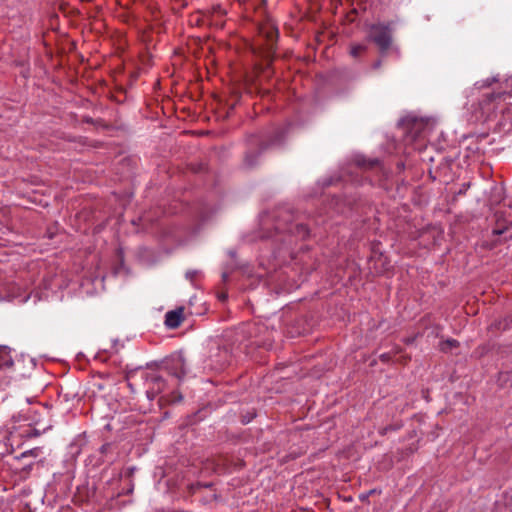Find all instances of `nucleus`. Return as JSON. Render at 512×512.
<instances>
[{"label": "nucleus", "instance_id": "473e14b6", "mask_svg": "<svg viewBox=\"0 0 512 512\" xmlns=\"http://www.w3.org/2000/svg\"><path fill=\"white\" fill-rule=\"evenodd\" d=\"M408 361H410V357L409 356H403V357L398 359V362L403 364V365L407 364Z\"/></svg>", "mask_w": 512, "mask_h": 512}, {"label": "nucleus", "instance_id": "6ab92c4d", "mask_svg": "<svg viewBox=\"0 0 512 512\" xmlns=\"http://www.w3.org/2000/svg\"><path fill=\"white\" fill-rule=\"evenodd\" d=\"M89 498V491L87 487H78L77 493L74 495L75 502H85Z\"/></svg>", "mask_w": 512, "mask_h": 512}, {"label": "nucleus", "instance_id": "f3484780", "mask_svg": "<svg viewBox=\"0 0 512 512\" xmlns=\"http://www.w3.org/2000/svg\"><path fill=\"white\" fill-rule=\"evenodd\" d=\"M503 242H505L504 238L503 239H493V240H483L480 243V247L485 250H493L494 248H496Z\"/></svg>", "mask_w": 512, "mask_h": 512}, {"label": "nucleus", "instance_id": "7c9ffc66", "mask_svg": "<svg viewBox=\"0 0 512 512\" xmlns=\"http://www.w3.org/2000/svg\"><path fill=\"white\" fill-rule=\"evenodd\" d=\"M117 257L120 261V264L123 265L124 263V252H123V249L122 248H118L117 249Z\"/></svg>", "mask_w": 512, "mask_h": 512}, {"label": "nucleus", "instance_id": "ddd939ff", "mask_svg": "<svg viewBox=\"0 0 512 512\" xmlns=\"http://www.w3.org/2000/svg\"><path fill=\"white\" fill-rule=\"evenodd\" d=\"M390 261L382 253L375 260V271L377 274H383L390 269Z\"/></svg>", "mask_w": 512, "mask_h": 512}, {"label": "nucleus", "instance_id": "f704fd0d", "mask_svg": "<svg viewBox=\"0 0 512 512\" xmlns=\"http://www.w3.org/2000/svg\"><path fill=\"white\" fill-rule=\"evenodd\" d=\"M401 352H402V348L400 346H396L395 349H394L393 355L401 353Z\"/></svg>", "mask_w": 512, "mask_h": 512}, {"label": "nucleus", "instance_id": "5701e85b", "mask_svg": "<svg viewBox=\"0 0 512 512\" xmlns=\"http://www.w3.org/2000/svg\"><path fill=\"white\" fill-rule=\"evenodd\" d=\"M210 15H220L224 16L226 14V10L221 6V4H215L211 7V10L208 12Z\"/></svg>", "mask_w": 512, "mask_h": 512}, {"label": "nucleus", "instance_id": "f8f14e48", "mask_svg": "<svg viewBox=\"0 0 512 512\" xmlns=\"http://www.w3.org/2000/svg\"><path fill=\"white\" fill-rule=\"evenodd\" d=\"M344 204H345V206L348 207V209L350 211L359 212L366 206L367 203L360 197H357L354 195H349V196H345Z\"/></svg>", "mask_w": 512, "mask_h": 512}, {"label": "nucleus", "instance_id": "bb28decb", "mask_svg": "<svg viewBox=\"0 0 512 512\" xmlns=\"http://www.w3.org/2000/svg\"><path fill=\"white\" fill-rule=\"evenodd\" d=\"M202 486V482H196V483H192L188 486V489H189V492L191 494H194L198 489H200Z\"/></svg>", "mask_w": 512, "mask_h": 512}, {"label": "nucleus", "instance_id": "6e6552de", "mask_svg": "<svg viewBox=\"0 0 512 512\" xmlns=\"http://www.w3.org/2000/svg\"><path fill=\"white\" fill-rule=\"evenodd\" d=\"M254 137L256 135H250L246 139L247 149L244 154L243 163L247 168H253L258 164L259 158L263 152L267 149L262 148L261 145L256 144Z\"/></svg>", "mask_w": 512, "mask_h": 512}, {"label": "nucleus", "instance_id": "c9c22d12", "mask_svg": "<svg viewBox=\"0 0 512 512\" xmlns=\"http://www.w3.org/2000/svg\"><path fill=\"white\" fill-rule=\"evenodd\" d=\"M96 125L106 127V125L104 124V121L103 122H96Z\"/></svg>", "mask_w": 512, "mask_h": 512}, {"label": "nucleus", "instance_id": "f257e3e1", "mask_svg": "<svg viewBox=\"0 0 512 512\" xmlns=\"http://www.w3.org/2000/svg\"><path fill=\"white\" fill-rule=\"evenodd\" d=\"M273 222L274 234L268 232L264 237L272 238L276 234L288 233L300 240H306L310 236V228L307 224L299 222L294 211L286 206L275 208L271 215L262 219V225Z\"/></svg>", "mask_w": 512, "mask_h": 512}, {"label": "nucleus", "instance_id": "9d476101", "mask_svg": "<svg viewBox=\"0 0 512 512\" xmlns=\"http://www.w3.org/2000/svg\"><path fill=\"white\" fill-rule=\"evenodd\" d=\"M184 307H178L174 310L168 311L165 315V325L169 329L178 328L184 321Z\"/></svg>", "mask_w": 512, "mask_h": 512}, {"label": "nucleus", "instance_id": "ea45409f", "mask_svg": "<svg viewBox=\"0 0 512 512\" xmlns=\"http://www.w3.org/2000/svg\"><path fill=\"white\" fill-rule=\"evenodd\" d=\"M133 491V488L127 489V493H131Z\"/></svg>", "mask_w": 512, "mask_h": 512}, {"label": "nucleus", "instance_id": "9b49d317", "mask_svg": "<svg viewBox=\"0 0 512 512\" xmlns=\"http://www.w3.org/2000/svg\"><path fill=\"white\" fill-rule=\"evenodd\" d=\"M354 161L357 167L364 170H372L381 166V162L377 158L367 159L364 156H356Z\"/></svg>", "mask_w": 512, "mask_h": 512}, {"label": "nucleus", "instance_id": "aec40b11", "mask_svg": "<svg viewBox=\"0 0 512 512\" xmlns=\"http://www.w3.org/2000/svg\"><path fill=\"white\" fill-rule=\"evenodd\" d=\"M504 188L494 187L491 195V202L498 204L504 199Z\"/></svg>", "mask_w": 512, "mask_h": 512}, {"label": "nucleus", "instance_id": "a19ab883", "mask_svg": "<svg viewBox=\"0 0 512 512\" xmlns=\"http://www.w3.org/2000/svg\"><path fill=\"white\" fill-rule=\"evenodd\" d=\"M304 332H305V330H303V331H298V332H297V334H299V335H300V334H302V333H304Z\"/></svg>", "mask_w": 512, "mask_h": 512}, {"label": "nucleus", "instance_id": "423d86ee", "mask_svg": "<svg viewBox=\"0 0 512 512\" xmlns=\"http://www.w3.org/2000/svg\"><path fill=\"white\" fill-rule=\"evenodd\" d=\"M506 96H512V90L507 92L505 90L498 89L497 91L484 94L482 99L479 101V109L482 115L489 119L495 113L497 106L505 100Z\"/></svg>", "mask_w": 512, "mask_h": 512}, {"label": "nucleus", "instance_id": "4c0bfd02", "mask_svg": "<svg viewBox=\"0 0 512 512\" xmlns=\"http://www.w3.org/2000/svg\"><path fill=\"white\" fill-rule=\"evenodd\" d=\"M398 167H399V168H404V163H402V162H401V163H399V164H398Z\"/></svg>", "mask_w": 512, "mask_h": 512}, {"label": "nucleus", "instance_id": "1a4fd4ad", "mask_svg": "<svg viewBox=\"0 0 512 512\" xmlns=\"http://www.w3.org/2000/svg\"><path fill=\"white\" fill-rule=\"evenodd\" d=\"M162 369L167 374L174 376L178 380L184 379L187 374L186 361L181 354L167 359L164 362Z\"/></svg>", "mask_w": 512, "mask_h": 512}, {"label": "nucleus", "instance_id": "f03ea898", "mask_svg": "<svg viewBox=\"0 0 512 512\" xmlns=\"http://www.w3.org/2000/svg\"><path fill=\"white\" fill-rule=\"evenodd\" d=\"M139 377L145 381L147 386L146 394L150 400H153L158 394H160L166 385L163 376L156 370H144L142 368H135L129 370L125 374V380L127 381L128 387L134 392L135 378Z\"/></svg>", "mask_w": 512, "mask_h": 512}, {"label": "nucleus", "instance_id": "393cba45", "mask_svg": "<svg viewBox=\"0 0 512 512\" xmlns=\"http://www.w3.org/2000/svg\"><path fill=\"white\" fill-rule=\"evenodd\" d=\"M82 122L86 124L96 125V122H103V119H94L90 116H83Z\"/></svg>", "mask_w": 512, "mask_h": 512}, {"label": "nucleus", "instance_id": "39448f33", "mask_svg": "<svg viewBox=\"0 0 512 512\" xmlns=\"http://www.w3.org/2000/svg\"><path fill=\"white\" fill-rule=\"evenodd\" d=\"M293 128L292 123H287L282 127H278L273 130L266 137L256 135L253 140H255L256 144L261 145L264 149H269L276 146H282L285 143V140Z\"/></svg>", "mask_w": 512, "mask_h": 512}, {"label": "nucleus", "instance_id": "c756f323", "mask_svg": "<svg viewBox=\"0 0 512 512\" xmlns=\"http://www.w3.org/2000/svg\"><path fill=\"white\" fill-rule=\"evenodd\" d=\"M495 82H498V79L493 77V78H488L487 80H485L483 82V84L481 85V87H489L491 86L493 83Z\"/></svg>", "mask_w": 512, "mask_h": 512}, {"label": "nucleus", "instance_id": "a211bd4d", "mask_svg": "<svg viewBox=\"0 0 512 512\" xmlns=\"http://www.w3.org/2000/svg\"><path fill=\"white\" fill-rule=\"evenodd\" d=\"M113 448H114V444L113 443H104L100 447L99 451L103 455V457H105V459H103L102 462H110V463L113 462V459L108 457V455L111 453Z\"/></svg>", "mask_w": 512, "mask_h": 512}, {"label": "nucleus", "instance_id": "cd10ccee", "mask_svg": "<svg viewBox=\"0 0 512 512\" xmlns=\"http://www.w3.org/2000/svg\"><path fill=\"white\" fill-rule=\"evenodd\" d=\"M393 354L391 353H383L379 356V359L383 363H388L391 361Z\"/></svg>", "mask_w": 512, "mask_h": 512}, {"label": "nucleus", "instance_id": "2f4dec72", "mask_svg": "<svg viewBox=\"0 0 512 512\" xmlns=\"http://www.w3.org/2000/svg\"><path fill=\"white\" fill-rule=\"evenodd\" d=\"M381 65H382V60H381V59H378V60H376V61L372 64V68H373L374 70H377V69H379V68L381 67Z\"/></svg>", "mask_w": 512, "mask_h": 512}, {"label": "nucleus", "instance_id": "b1692460", "mask_svg": "<svg viewBox=\"0 0 512 512\" xmlns=\"http://www.w3.org/2000/svg\"><path fill=\"white\" fill-rule=\"evenodd\" d=\"M374 493H376V489H371L368 492L362 493L359 495V500L361 502H368L369 497Z\"/></svg>", "mask_w": 512, "mask_h": 512}, {"label": "nucleus", "instance_id": "2eb2a0df", "mask_svg": "<svg viewBox=\"0 0 512 512\" xmlns=\"http://www.w3.org/2000/svg\"><path fill=\"white\" fill-rule=\"evenodd\" d=\"M368 50V46L365 44H352L350 46V55L354 58H359Z\"/></svg>", "mask_w": 512, "mask_h": 512}, {"label": "nucleus", "instance_id": "72a5a7b5", "mask_svg": "<svg viewBox=\"0 0 512 512\" xmlns=\"http://www.w3.org/2000/svg\"><path fill=\"white\" fill-rule=\"evenodd\" d=\"M213 486V483L209 482V483H202V486H200L201 488H211Z\"/></svg>", "mask_w": 512, "mask_h": 512}, {"label": "nucleus", "instance_id": "c85d7f7f", "mask_svg": "<svg viewBox=\"0 0 512 512\" xmlns=\"http://www.w3.org/2000/svg\"><path fill=\"white\" fill-rule=\"evenodd\" d=\"M278 37V30H273V31H270L268 34H267V38L270 42H274L276 41Z\"/></svg>", "mask_w": 512, "mask_h": 512}, {"label": "nucleus", "instance_id": "e433bc0d", "mask_svg": "<svg viewBox=\"0 0 512 512\" xmlns=\"http://www.w3.org/2000/svg\"><path fill=\"white\" fill-rule=\"evenodd\" d=\"M429 175H430V177H431L433 180H435V179L437 178L436 176H433V175H432V171H429Z\"/></svg>", "mask_w": 512, "mask_h": 512}, {"label": "nucleus", "instance_id": "20e7f679", "mask_svg": "<svg viewBox=\"0 0 512 512\" xmlns=\"http://www.w3.org/2000/svg\"><path fill=\"white\" fill-rule=\"evenodd\" d=\"M495 227L492 236L504 235V241L512 240V207H503L494 213Z\"/></svg>", "mask_w": 512, "mask_h": 512}, {"label": "nucleus", "instance_id": "0eeeda50", "mask_svg": "<svg viewBox=\"0 0 512 512\" xmlns=\"http://www.w3.org/2000/svg\"><path fill=\"white\" fill-rule=\"evenodd\" d=\"M20 361H15L11 356V349L7 346H0V385L8 384L7 371L11 370L14 374H21L19 368Z\"/></svg>", "mask_w": 512, "mask_h": 512}, {"label": "nucleus", "instance_id": "58836bf2", "mask_svg": "<svg viewBox=\"0 0 512 512\" xmlns=\"http://www.w3.org/2000/svg\"><path fill=\"white\" fill-rule=\"evenodd\" d=\"M133 472H134V468H131V469L129 470V474L131 475Z\"/></svg>", "mask_w": 512, "mask_h": 512}, {"label": "nucleus", "instance_id": "4468645a", "mask_svg": "<svg viewBox=\"0 0 512 512\" xmlns=\"http://www.w3.org/2000/svg\"><path fill=\"white\" fill-rule=\"evenodd\" d=\"M460 346L459 341L456 339H447L445 341L440 342L439 349L443 353L451 352L453 349L458 348Z\"/></svg>", "mask_w": 512, "mask_h": 512}, {"label": "nucleus", "instance_id": "a878e982", "mask_svg": "<svg viewBox=\"0 0 512 512\" xmlns=\"http://www.w3.org/2000/svg\"><path fill=\"white\" fill-rule=\"evenodd\" d=\"M420 336H422V334L418 332V333H416V334H414V335H412V336H409V337L404 338V339H403V342H404L406 345H411V344H413V343L416 341V339H417L418 337H420Z\"/></svg>", "mask_w": 512, "mask_h": 512}, {"label": "nucleus", "instance_id": "7ed1b4c3", "mask_svg": "<svg viewBox=\"0 0 512 512\" xmlns=\"http://www.w3.org/2000/svg\"><path fill=\"white\" fill-rule=\"evenodd\" d=\"M393 21L378 22L369 25L367 40L378 48L381 57L388 55L393 48Z\"/></svg>", "mask_w": 512, "mask_h": 512}, {"label": "nucleus", "instance_id": "412c9836", "mask_svg": "<svg viewBox=\"0 0 512 512\" xmlns=\"http://www.w3.org/2000/svg\"><path fill=\"white\" fill-rule=\"evenodd\" d=\"M188 168L193 173H204L208 171V166L205 162L190 163Z\"/></svg>", "mask_w": 512, "mask_h": 512}, {"label": "nucleus", "instance_id": "4be33fe9", "mask_svg": "<svg viewBox=\"0 0 512 512\" xmlns=\"http://www.w3.org/2000/svg\"><path fill=\"white\" fill-rule=\"evenodd\" d=\"M257 416V411L255 408L248 410L246 413H241V423L248 424Z\"/></svg>", "mask_w": 512, "mask_h": 512}, {"label": "nucleus", "instance_id": "dca6fc26", "mask_svg": "<svg viewBox=\"0 0 512 512\" xmlns=\"http://www.w3.org/2000/svg\"><path fill=\"white\" fill-rule=\"evenodd\" d=\"M403 427V423L401 421L395 422L393 424L386 425L379 429V434L384 436L392 431H398Z\"/></svg>", "mask_w": 512, "mask_h": 512}]
</instances>
